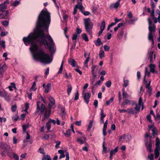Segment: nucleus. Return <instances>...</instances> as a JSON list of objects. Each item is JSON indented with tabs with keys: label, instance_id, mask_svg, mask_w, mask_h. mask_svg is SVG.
Wrapping results in <instances>:
<instances>
[{
	"label": "nucleus",
	"instance_id": "dca6fc26",
	"mask_svg": "<svg viewBox=\"0 0 160 160\" xmlns=\"http://www.w3.org/2000/svg\"><path fill=\"white\" fill-rule=\"evenodd\" d=\"M149 67L150 68V71L151 72H155V68L156 66L154 64H152V63H151V64L149 65Z\"/></svg>",
	"mask_w": 160,
	"mask_h": 160
},
{
	"label": "nucleus",
	"instance_id": "de8ad7c7",
	"mask_svg": "<svg viewBox=\"0 0 160 160\" xmlns=\"http://www.w3.org/2000/svg\"><path fill=\"white\" fill-rule=\"evenodd\" d=\"M156 142L155 144V146H159V145L160 144V140L157 137L156 138Z\"/></svg>",
	"mask_w": 160,
	"mask_h": 160
},
{
	"label": "nucleus",
	"instance_id": "b1692460",
	"mask_svg": "<svg viewBox=\"0 0 160 160\" xmlns=\"http://www.w3.org/2000/svg\"><path fill=\"white\" fill-rule=\"evenodd\" d=\"M128 96V94L127 92H125L124 88L122 89V96L123 99L126 98Z\"/></svg>",
	"mask_w": 160,
	"mask_h": 160
},
{
	"label": "nucleus",
	"instance_id": "774afa93",
	"mask_svg": "<svg viewBox=\"0 0 160 160\" xmlns=\"http://www.w3.org/2000/svg\"><path fill=\"white\" fill-rule=\"evenodd\" d=\"M148 158L150 160H153L154 159L153 154L152 153V154H151L150 155H148Z\"/></svg>",
	"mask_w": 160,
	"mask_h": 160
},
{
	"label": "nucleus",
	"instance_id": "680f3d73",
	"mask_svg": "<svg viewBox=\"0 0 160 160\" xmlns=\"http://www.w3.org/2000/svg\"><path fill=\"white\" fill-rule=\"evenodd\" d=\"M48 121H49L51 123H52L53 124L55 125L56 123V121L53 119L49 118Z\"/></svg>",
	"mask_w": 160,
	"mask_h": 160
},
{
	"label": "nucleus",
	"instance_id": "72a5a7b5",
	"mask_svg": "<svg viewBox=\"0 0 160 160\" xmlns=\"http://www.w3.org/2000/svg\"><path fill=\"white\" fill-rule=\"evenodd\" d=\"M105 53L103 51H101L99 53V58L101 59H102L104 57Z\"/></svg>",
	"mask_w": 160,
	"mask_h": 160
},
{
	"label": "nucleus",
	"instance_id": "f03ea898",
	"mask_svg": "<svg viewBox=\"0 0 160 160\" xmlns=\"http://www.w3.org/2000/svg\"><path fill=\"white\" fill-rule=\"evenodd\" d=\"M93 24L90 21L89 18L84 19V26L86 32L92 37V29L93 27Z\"/></svg>",
	"mask_w": 160,
	"mask_h": 160
},
{
	"label": "nucleus",
	"instance_id": "ea45409f",
	"mask_svg": "<svg viewBox=\"0 0 160 160\" xmlns=\"http://www.w3.org/2000/svg\"><path fill=\"white\" fill-rule=\"evenodd\" d=\"M100 116V118H104L106 116V115L104 113L102 109H101Z\"/></svg>",
	"mask_w": 160,
	"mask_h": 160
},
{
	"label": "nucleus",
	"instance_id": "a18cd8bd",
	"mask_svg": "<svg viewBox=\"0 0 160 160\" xmlns=\"http://www.w3.org/2000/svg\"><path fill=\"white\" fill-rule=\"evenodd\" d=\"M63 66V61L62 62L60 68L58 72V73H61L62 71Z\"/></svg>",
	"mask_w": 160,
	"mask_h": 160
},
{
	"label": "nucleus",
	"instance_id": "f257e3e1",
	"mask_svg": "<svg viewBox=\"0 0 160 160\" xmlns=\"http://www.w3.org/2000/svg\"><path fill=\"white\" fill-rule=\"evenodd\" d=\"M51 21L50 13L47 10H42L38 17L34 32L30 33L27 37H24L23 38L26 46L31 45L29 49L32 53L33 58L47 64L51 63L52 59L50 58L49 54L44 53L43 49L39 48L34 41L36 40L41 46L44 45L50 52H52L54 42L51 36L49 35H46L44 32V31H48Z\"/></svg>",
	"mask_w": 160,
	"mask_h": 160
},
{
	"label": "nucleus",
	"instance_id": "e2e57ef3",
	"mask_svg": "<svg viewBox=\"0 0 160 160\" xmlns=\"http://www.w3.org/2000/svg\"><path fill=\"white\" fill-rule=\"evenodd\" d=\"M8 32H2L0 34V36L1 37H3L7 34Z\"/></svg>",
	"mask_w": 160,
	"mask_h": 160
},
{
	"label": "nucleus",
	"instance_id": "7ed1b4c3",
	"mask_svg": "<svg viewBox=\"0 0 160 160\" xmlns=\"http://www.w3.org/2000/svg\"><path fill=\"white\" fill-rule=\"evenodd\" d=\"M145 142L147 150L148 152H152V144L151 142V141L152 137L150 136L149 132H147L145 133Z\"/></svg>",
	"mask_w": 160,
	"mask_h": 160
},
{
	"label": "nucleus",
	"instance_id": "39448f33",
	"mask_svg": "<svg viewBox=\"0 0 160 160\" xmlns=\"http://www.w3.org/2000/svg\"><path fill=\"white\" fill-rule=\"evenodd\" d=\"M132 105H135V107L134 108H128V114L136 115L138 112H139V108L138 107V104L134 101H132L131 103Z\"/></svg>",
	"mask_w": 160,
	"mask_h": 160
},
{
	"label": "nucleus",
	"instance_id": "f704fd0d",
	"mask_svg": "<svg viewBox=\"0 0 160 160\" xmlns=\"http://www.w3.org/2000/svg\"><path fill=\"white\" fill-rule=\"evenodd\" d=\"M101 83V81L100 80H99L96 82L95 84H94L93 86L92 87L91 89L93 90V89L97 85H100V83Z\"/></svg>",
	"mask_w": 160,
	"mask_h": 160
},
{
	"label": "nucleus",
	"instance_id": "20e7f679",
	"mask_svg": "<svg viewBox=\"0 0 160 160\" xmlns=\"http://www.w3.org/2000/svg\"><path fill=\"white\" fill-rule=\"evenodd\" d=\"M46 111H48V110H47L45 105L42 103H41L40 101H37L35 113L37 114L40 112L41 113H42L44 112L45 113Z\"/></svg>",
	"mask_w": 160,
	"mask_h": 160
},
{
	"label": "nucleus",
	"instance_id": "a19ab883",
	"mask_svg": "<svg viewBox=\"0 0 160 160\" xmlns=\"http://www.w3.org/2000/svg\"><path fill=\"white\" fill-rule=\"evenodd\" d=\"M111 84L112 82L110 80L107 81L105 83L106 86L108 88L110 87L111 86Z\"/></svg>",
	"mask_w": 160,
	"mask_h": 160
},
{
	"label": "nucleus",
	"instance_id": "2eb2a0df",
	"mask_svg": "<svg viewBox=\"0 0 160 160\" xmlns=\"http://www.w3.org/2000/svg\"><path fill=\"white\" fill-rule=\"evenodd\" d=\"M155 28L156 26L154 24H153L152 26H149L148 27L149 32H153L154 35Z\"/></svg>",
	"mask_w": 160,
	"mask_h": 160
},
{
	"label": "nucleus",
	"instance_id": "3c124183",
	"mask_svg": "<svg viewBox=\"0 0 160 160\" xmlns=\"http://www.w3.org/2000/svg\"><path fill=\"white\" fill-rule=\"evenodd\" d=\"M79 98V93L78 91L75 94V96L74 98V100H77Z\"/></svg>",
	"mask_w": 160,
	"mask_h": 160
},
{
	"label": "nucleus",
	"instance_id": "ddd939ff",
	"mask_svg": "<svg viewBox=\"0 0 160 160\" xmlns=\"http://www.w3.org/2000/svg\"><path fill=\"white\" fill-rule=\"evenodd\" d=\"M69 63L71 65L72 67H77L76 65V62L73 59H71L68 60Z\"/></svg>",
	"mask_w": 160,
	"mask_h": 160
},
{
	"label": "nucleus",
	"instance_id": "1a4fd4ad",
	"mask_svg": "<svg viewBox=\"0 0 160 160\" xmlns=\"http://www.w3.org/2000/svg\"><path fill=\"white\" fill-rule=\"evenodd\" d=\"M91 94L89 92H86L85 93L83 97L84 102L88 104L89 102V99L91 97Z\"/></svg>",
	"mask_w": 160,
	"mask_h": 160
},
{
	"label": "nucleus",
	"instance_id": "423d86ee",
	"mask_svg": "<svg viewBox=\"0 0 160 160\" xmlns=\"http://www.w3.org/2000/svg\"><path fill=\"white\" fill-rule=\"evenodd\" d=\"M132 137L128 133H125L122 135L120 136L119 138V142H128L131 139Z\"/></svg>",
	"mask_w": 160,
	"mask_h": 160
},
{
	"label": "nucleus",
	"instance_id": "79ce46f5",
	"mask_svg": "<svg viewBox=\"0 0 160 160\" xmlns=\"http://www.w3.org/2000/svg\"><path fill=\"white\" fill-rule=\"evenodd\" d=\"M128 85V81L127 80H124L123 81V86L125 88L127 87Z\"/></svg>",
	"mask_w": 160,
	"mask_h": 160
},
{
	"label": "nucleus",
	"instance_id": "5fc2aeb1",
	"mask_svg": "<svg viewBox=\"0 0 160 160\" xmlns=\"http://www.w3.org/2000/svg\"><path fill=\"white\" fill-rule=\"evenodd\" d=\"M147 92L149 93V96H150L151 95V93L152 91V88H148Z\"/></svg>",
	"mask_w": 160,
	"mask_h": 160
},
{
	"label": "nucleus",
	"instance_id": "6ab92c4d",
	"mask_svg": "<svg viewBox=\"0 0 160 160\" xmlns=\"http://www.w3.org/2000/svg\"><path fill=\"white\" fill-rule=\"evenodd\" d=\"M124 101L122 102L121 103V106H124L127 104H130L131 102L132 101V100H129L128 99H126V98L124 99Z\"/></svg>",
	"mask_w": 160,
	"mask_h": 160
},
{
	"label": "nucleus",
	"instance_id": "4468645a",
	"mask_svg": "<svg viewBox=\"0 0 160 160\" xmlns=\"http://www.w3.org/2000/svg\"><path fill=\"white\" fill-rule=\"evenodd\" d=\"M7 6L2 3L0 4V12H5V10L7 9Z\"/></svg>",
	"mask_w": 160,
	"mask_h": 160
},
{
	"label": "nucleus",
	"instance_id": "4d7b16f0",
	"mask_svg": "<svg viewBox=\"0 0 160 160\" xmlns=\"http://www.w3.org/2000/svg\"><path fill=\"white\" fill-rule=\"evenodd\" d=\"M76 7H78V8H79L80 11H81L82 9H84V7L81 4L80 5H76Z\"/></svg>",
	"mask_w": 160,
	"mask_h": 160
},
{
	"label": "nucleus",
	"instance_id": "a878e982",
	"mask_svg": "<svg viewBox=\"0 0 160 160\" xmlns=\"http://www.w3.org/2000/svg\"><path fill=\"white\" fill-rule=\"evenodd\" d=\"M71 131L70 129L67 130L66 132L64 133V135L67 137H69L71 134Z\"/></svg>",
	"mask_w": 160,
	"mask_h": 160
},
{
	"label": "nucleus",
	"instance_id": "09e8293b",
	"mask_svg": "<svg viewBox=\"0 0 160 160\" xmlns=\"http://www.w3.org/2000/svg\"><path fill=\"white\" fill-rule=\"evenodd\" d=\"M151 116L150 114H148L147 116V119L148 122L150 123L152 122V121L151 119Z\"/></svg>",
	"mask_w": 160,
	"mask_h": 160
},
{
	"label": "nucleus",
	"instance_id": "cd10ccee",
	"mask_svg": "<svg viewBox=\"0 0 160 160\" xmlns=\"http://www.w3.org/2000/svg\"><path fill=\"white\" fill-rule=\"evenodd\" d=\"M93 122V120H92L91 121H90L89 122V124L88 126L87 130L89 131L91 129V128L92 127V123Z\"/></svg>",
	"mask_w": 160,
	"mask_h": 160
},
{
	"label": "nucleus",
	"instance_id": "5701e85b",
	"mask_svg": "<svg viewBox=\"0 0 160 160\" xmlns=\"http://www.w3.org/2000/svg\"><path fill=\"white\" fill-rule=\"evenodd\" d=\"M82 39L84 40L85 41L88 42V38L86 33H82Z\"/></svg>",
	"mask_w": 160,
	"mask_h": 160
},
{
	"label": "nucleus",
	"instance_id": "13d9d810",
	"mask_svg": "<svg viewBox=\"0 0 160 160\" xmlns=\"http://www.w3.org/2000/svg\"><path fill=\"white\" fill-rule=\"evenodd\" d=\"M77 141L79 142L81 144H82L84 143V141L83 140H82L80 138H78L77 139Z\"/></svg>",
	"mask_w": 160,
	"mask_h": 160
},
{
	"label": "nucleus",
	"instance_id": "58836bf2",
	"mask_svg": "<svg viewBox=\"0 0 160 160\" xmlns=\"http://www.w3.org/2000/svg\"><path fill=\"white\" fill-rule=\"evenodd\" d=\"M46 127L47 128L48 130H49L51 128V124L49 121H48L46 124Z\"/></svg>",
	"mask_w": 160,
	"mask_h": 160
},
{
	"label": "nucleus",
	"instance_id": "c85d7f7f",
	"mask_svg": "<svg viewBox=\"0 0 160 160\" xmlns=\"http://www.w3.org/2000/svg\"><path fill=\"white\" fill-rule=\"evenodd\" d=\"M20 3L19 1H18L17 0H16L13 3L11 4V5L13 6L14 7H16Z\"/></svg>",
	"mask_w": 160,
	"mask_h": 160
},
{
	"label": "nucleus",
	"instance_id": "aec40b11",
	"mask_svg": "<svg viewBox=\"0 0 160 160\" xmlns=\"http://www.w3.org/2000/svg\"><path fill=\"white\" fill-rule=\"evenodd\" d=\"M67 92L68 95H70V93L72 91V87L71 85L70 84H69L67 85Z\"/></svg>",
	"mask_w": 160,
	"mask_h": 160
},
{
	"label": "nucleus",
	"instance_id": "7c9ffc66",
	"mask_svg": "<svg viewBox=\"0 0 160 160\" xmlns=\"http://www.w3.org/2000/svg\"><path fill=\"white\" fill-rule=\"evenodd\" d=\"M105 28V22L103 21L102 22L101 25L100 26V29L104 30Z\"/></svg>",
	"mask_w": 160,
	"mask_h": 160
},
{
	"label": "nucleus",
	"instance_id": "69168bd1",
	"mask_svg": "<svg viewBox=\"0 0 160 160\" xmlns=\"http://www.w3.org/2000/svg\"><path fill=\"white\" fill-rule=\"evenodd\" d=\"M56 144L55 145V148H59V145L60 144H61V142L59 141H58L57 142H56Z\"/></svg>",
	"mask_w": 160,
	"mask_h": 160
},
{
	"label": "nucleus",
	"instance_id": "f8f14e48",
	"mask_svg": "<svg viewBox=\"0 0 160 160\" xmlns=\"http://www.w3.org/2000/svg\"><path fill=\"white\" fill-rule=\"evenodd\" d=\"M121 0H118L115 3L112 4L110 6L111 8H117L120 5Z\"/></svg>",
	"mask_w": 160,
	"mask_h": 160
},
{
	"label": "nucleus",
	"instance_id": "2f4dec72",
	"mask_svg": "<svg viewBox=\"0 0 160 160\" xmlns=\"http://www.w3.org/2000/svg\"><path fill=\"white\" fill-rule=\"evenodd\" d=\"M9 147L7 144H4L2 147V148L4 149V152H8V148H9Z\"/></svg>",
	"mask_w": 160,
	"mask_h": 160
},
{
	"label": "nucleus",
	"instance_id": "bf43d9fd",
	"mask_svg": "<svg viewBox=\"0 0 160 160\" xmlns=\"http://www.w3.org/2000/svg\"><path fill=\"white\" fill-rule=\"evenodd\" d=\"M39 152L43 154H45V152H44V150L43 148H40L38 149Z\"/></svg>",
	"mask_w": 160,
	"mask_h": 160
},
{
	"label": "nucleus",
	"instance_id": "473e14b6",
	"mask_svg": "<svg viewBox=\"0 0 160 160\" xmlns=\"http://www.w3.org/2000/svg\"><path fill=\"white\" fill-rule=\"evenodd\" d=\"M153 33L149 32L148 33V39L149 40H152L153 39Z\"/></svg>",
	"mask_w": 160,
	"mask_h": 160
},
{
	"label": "nucleus",
	"instance_id": "4be33fe9",
	"mask_svg": "<svg viewBox=\"0 0 160 160\" xmlns=\"http://www.w3.org/2000/svg\"><path fill=\"white\" fill-rule=\"evenodd\" d=\"M143 105V102L142 99V98L141 97H140L139 98V101H138V107L139 108V112L140 111V108L141 107V106L142 105Z\"/></svg>",
	"mask_w": 160,
	"mask_h": 160
},
{
	"label": "nucleus",
	"instance_id": "9d476101",
	"mask_svg": "<svg viewBox=\"0 0 160 160\" xmlns=\"http://www.w3.org/2000/svg\"><path fill=\"white\" fill-rule=\"evenodd\" d=\"M5 13L4 15L3 13H0V17L2 19H8L9 16V11L8 10L5 11Z\"/></svg>",
	"mask_w": 160,
	"mask_h": 160
},
{
	"label": "nucleus",
	"instance_id": "c9c22d12",
	"mask_svg": "<svg viewBox=\"0 0 160 160\" xmlns=\"http://www.w3.org/2000/svg\"><path fill=\"white\" fill-rule=\"evenodd\" d=\"M155 120L156 121H158L159 122H160V114L159 113H157L156 117Z\"/></svg>",
	"mask_w": 160,
	"mask_h": 160
},
{
	"label": "nucleus",
	"instance_id": "a211bd4d",
	"mask_svg": "<svg viewBox=\"0 0 160 160\" xmlns=\"http://www.w3.org/2000/svg\"><path fill=\"white\" fill-rule=\"evenodd\" d=\"M94 43L96 46H98L102 44V42H101L100 38H98L97 40L94 42Z\"/></svg>",
	"mask_w": 160,
	"mask_h": 160
},
{
	"label": "nucleus",
	"instance_id": "bb28decb",
	"mask_svg": "<svg viewBox=\"0 0 160 160\" xmlns=\"http://www.w3.org/2000/svg\"><path fill=\"white\" fill-rule=\"evenodd\" d=\"M114 100V98L112 97L111 98L108 100L106 102V104L107 106L109 105Z\"/></svg>",
	"mask_w": 160,
	"mask_h": 160
},
{
	"label": "nucleus",
	"instance_id": "0e129e2a",
	"mask_svg": "<svg viewBox=\"0 0 160 160\" xmlns=\"http://www.w3.org/2000/svg\"><path fill=\"white\" fill-rule=\"evenodd\" d=\"M28 128V126L26 125H23L22 126V129L23 130V131L25 132L26 131L27 129Z\"/></svg>",
	"mask_w": 160,
	"mask_h": 160
},
{
	"label": "nucleus",
	"instance_id": "6e6d98bb",
	"mask_svg": "<svg viewBox=\"0 0 160 160\" xmlns=\"http://www.w3.org/2000/svg\"><path fill=\"white\" fill-rule=\"evenodd\" d=\"M151 7L152 9V10H154V9L155 7V5H154V2L152 1H151Z\"/></svg>",
	"mask_w": 160,
	"mask_h": 160
},
{
	"label": "nucleus",
	"instance_id": "412c9836",
	"mask_svg": "<svg viewBox=\"0 0 160 160\" xmlns=\"http://www.w3.org/2000/svg\"><path fill=\"white\" fill-rule=\"evenodd\" d=\"M8 94V93L5 90H0V96L3 98L6 96Z\"/></svg>",
	"mask_w": 160,
	"mask_h": 160
},
{
	"label": "nucleus",
	"instance_id": "4c0bfd02",
	"mask_svg": "<svg viewBox=\"0 0 160 160\" xmlns=\"http://www.w3.org/2000/svg\"><path fill=\"white\" fill-rule=\"evenodd\" d=\"M2 24L4 26H6L8 25L9 22L7 20L3 21L2 22Z\"/></svg>",
	"mask_w": 160,
	"mask_h": 160
},
{
	"label": "nucleus",
	"instance_id": "864d4df0",
	"mask_svg": "<svg viewBox=\"0 0 160 160\" xmlns=\"http://www.w3.org/2000/svg\"><path fill=\"white\" fill-rule=\"evenodd\" d=\"M17 108V107L16 105H14L11 107V110L13 112H14L16 111V110Z\"/></svg>",
	"mask_w": 160,
	"mask_h": 160
},
{
	"label": "nucleus",
	"instance_id": "0eeeda50",
	"mask_svg": "<svg viewBox=\"0 0 160 160\" xmlns=\"http://www.w3.org/2000/svg\"><path fill=\"white\" fill-rule=\"evenodd\" d=\"M48 107L49 109L48 111H46L44 113L43 117L42 118V121H44L46 118H49L51 114L52 106L49 103Z\"/></svg>",
	"mask_w": 160,
	"mask_h": 160
},
{
	"label": "nucleus",
	"instance_id": "c756f323",
	"mask_svg": "<svg viewBox=\"0 0 160 160\" xmlns=\"http://www.w3.org/2000/svg\"><path fill=\"white\" fill-rule=\"evenodd\" d=\"M104 144H105V142L104 141L103 142V144H102L103 150H102V152L103 154L106 153L107 152V148L106 147H105Z\"/></svg>",
	"mask_w": 160,
	"mask_h": 160
},
{
	"label": "nucleus",
	"instance_id": "37998d69",
	"mask_svg": "<svg viewBox=\"0 0 160 160\" xmlns=\"http://www.w3.org/2000/svg\"><path fill=\"white\" fill-rule=\"evenodd\" d=\"M124 33V31L123 30H121L120 32H119L118 33V37L120 38V37H122Z\"/></svg>",
	"mask_w": 160,
	"mask_h": 160
},
{
	"label": "nucleus",
	"instance_id": "c03bdc74",
	"mask_svg": "<svg viewBox=\"0 0 160 160\" xmlns=\"http://www.w3.org/2000/svg\"><path fill=\"white\" fill-rule=\"evenodd\" d=\"M154 154L155 155V158L156 159L158 158L159 155V152L158 150H154Z\"/></svg>",
	"mask_w": 160,
	"mask_h": 160
},
{
	"label": "nucleus",
	"instance_id": "6e6552de",
	"mask_svg": "<svg viewBox=\"0 0 160 160\" xmlns=\"http://www.w3.org/2000/svg\"><path fill=\"white\" fill-rule=\"evenodd\" d=\"M149 130H151L152 132V135L154 137L158 135V132L157 129L154 125H149L148 126Z\"/></svg>",
	"mask_w": 160,
	"mask_h": 160
},
{
	"label": "nucleus",
	"instance_id": "e433bc0d",
	"mask_svg": "<svg viewBox=\"0 0 160 160\" xmlns=\"http://www.w3.org/2000/svg\"><path fill=\"white\" fill-rule=\"evenodd\" d=\"M118 151V149L117 148H115L114 149H112L110 151V153L112 154H114L116 153Z\"/></svg>",
	"mask_w": 160,
	"mask_h": 160
},
{
	"label": "nucleus",
	"instance_id": "603ef678",
	"mask_svg": "<svg viewBox=\"0 0 160 160\" xmlns=\"http://www.w3.org/2000/svg\"><path fill=\"white\" fill-rule=\"evenodd\" d=\"M119 111L120 113L128 112V108L127 110H125L124 109H119Z\"/></svg>",
	"mask_w": 160,
	"mask_h": 160
},
{
	"label": "nucleus",
	"instance_id": "8fccbe9b",
	"mask_svg": "<svg viewBox=\"0 0 160 160\" xmlns=\"http://www.w3.org/2000/svg\"><path fill=\"white\" fill-rule=\"evenodd\" d=\"M36 86V83L35 82H34L33 83L32 85V87H31L30 90L31 89L33 90L34 91H35L36 89V88H35V86Z\"/></svg>",
	"mask_w": 160,
	"mask_h": 160
},
{
	"label": "nucleus",
	"instance_id": "49530a36",
	"mask_svg": "<svg viewBox=\"0 0 160 160\" xmlns=\"http://www.w3.org/2000/svg\"><path fill=\"white\" fill-rule=\"evenodd\" d=\"M0 45L2 48L4 49L5 48V41H2L0 42Z\"/></svg>",
	"mask_w": 160,
	"mask_h": 160
},
{
	"label": "nucleus",
	"instance_id": "393cba45",
	"mask_svg": "<svg viewBox=\"0 0 160 160\" xmlns=\"http://www.w3.org/2000/svg\"><path fill=\"white\" fill-rule=\"evenodd\" d=\"M89 56H90V54H88V57L86 58V59L85 60L84 62V65L85 66H86V67L87 68L88 67V61H89V60L90 59Z\"/></svg>",
	"mask_w": 160,
	"mask_h": 160
},
{
	"label": "nucleus",
	"instance_id": "9b49d317",
	"mask_svg": "<svg viewBox=\"0 0 160 160\" xmlns=\"http://www.w3.org/2000/svg\"><path fill=\"white\" fill-rule=\"evenodd\" d=\"M49 100L50 102V104H51L52 106V107L54 109L56 108L55 102V99L52 96H50L49 97Z\"/></svg>",
	"mask_w": 160,
	"mask_h": 160
},
{
	"label": "nucleus",
	"instance_id": "052dcab7",
	"mask_svg": "<svg viewBox=\"0 0 160 160\" xmlns=\"http://www.w3.org/2000/svg\"><path fill=\"white\" fill-rule=\"evenodd\" d=\"M104 48L105 51H108L109 50L110 47L106 45H105L104 46Z\"/></svg>",
	"mask_w": 160,
	"mask_h": 160
},
{
	"label": "nucleus",
	"instance_id": "f3484780",
	"mask_svg": "<svg viewBox=\"0 0 160 160\" xmlns=\"http://www.w3.org/2000/svg\"><path fill=\"white\" fill-rule=\"evenodd\" d=\"M153 52L151 51L149 52V62L151 63L153 62Z\"/></svg>",
	"mask_w": 160,
	"mask_h": 160
},
{
	"label": "nucleus",
	"instance_id": "338daca9",
	"mask_svg": "<svg viewBox=\"0 0 160 160\" xmlns=\"http://www.w3.org/2000/svg\"><path fill=\"white\" fill-rule=\"evenodd\" d=\"M13 157L16 160H18L19 159V157L16 154H14Z\"/></svg>",
	"mask_w": 160,
	"mask_h": 160
}]
</instances>
